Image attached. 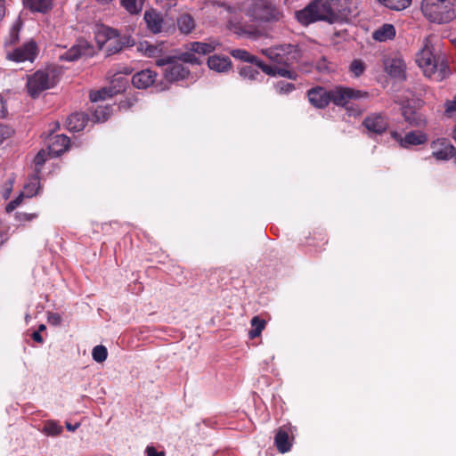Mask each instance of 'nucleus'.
<instances>
[{
    "label": "nucleus",
    "mask_w": 456,
    "mask_h": 456,
    "mask_svg": "<svg viewBox=\"0 0 456 456\" xmlns=\"http://www.w3.org/2000/svg\"><path fill=\"white\" fill-rule=\"evenodd\" d=\"M11 190H12V189H11V187H10V188L8 189V191H6V193H5V195H4V198H8V197H9V194H10V192H11Z\"/></svg>",
    "instance_id": "nucleus-60"
},
{
    "label": "nucleus",
    "mask_w": 456,
    "mask_h": 456,
    "mask_svg": "<svg viewBox=\"0 0 456 456\" xmlns=\"http://www.w3.org/2000/svg\"><path fill=\"white\" fill-rule=\"evenodd\" d=\"M104 35L106 37V43L110 41H116L118 39H122L123 36H120L119 32L116 28H106L104 29Z\"/></svg>",
    "instance_id": "nucleus-45"
},
{
    "label": "nucleus",
    "mask_w": 456,
    "mask_h": 456,
    "mask_svg": "<svg viewBox=\"0 0 456 456\" xmlns=\"http://www.w3.org/2000/svg\"><path fill=\"white\" fill-rule=\"evenodd\" d=\"M177 28L183 35L191 34L196 28L194 17L188 12L180 13L175 20Z\"/></svg>",
    "instance_id": "nucleus-22"
},
{
    "label": "nucleus",
    "mask_w": 456,
    "mask_h": 456,
    "mask_svg": "<svg viewBox=\"0 0 456 456\" xmlns=\"http://www.w3.org/2000/svg\"><path fill=\"white\" fill-rule=\"evenodd\" d=\"M40 189V182L37 176H33L29 182L24 186V192L27 198H31L38 192Z\"/></svg>",
    "instance_id": "nucleus-36"
},
{
    "label": "nucleus",
    "mask_w": 456,
    "mask_h": 456,
    "mask_svg": "<svg viewBox=\"0 0 456 456\" xmlns=\"http://www.w3.org/2000/svg\"><path fill=\"white\" fill-rule=\"evenodd\" d=\"M57 83V72L53 69H41L28 78L27 88L32 97H37L46 89L52 88Z\"/></svg>",
    "instance_id": "nucleus-6"
},
{
    "label": "nucleus",
    "mask_w": 456,
    "mask_h": 456,
    "mask_svg": "<svg viewBox=\"0 0 456 456\" xmlns=\"http://www.w3.org/2000/svg\"><path fill=\"white\" fill-rule=\"evenodd\" d=\"M258 67L267 75H272V76L277 75V76H280L282 77H287V78L293 79V80H295L297 77V72L294 71L293 69H289L288 68L289 66H285V67L270 66V65L264 63V61H259Z\"/></svg>",
    "instance_id": "nucleus-19"
},
{
    "label": "nucleus",
    "mask_w": 456,
    "mask_h": 456,
    "mask_svg": "<svg viewBox=\"0 0 456 456\" xmlns=\"http://www.w3.org/2000/svg\"><path fill=\"white\" fill-rule=\"evenodd\" d=\"M25 196H26L25 192H20V195L16 199L10 201L7 204V206L5 207L6 212H8V213L12 212L17 207H19L21 204Z\"/></svg>",
    "instance_id": "nucleus-46"
},
{
    "label": "nucleus",
    "mask_w": 456,
    "mask_h": 456,
    "mask_svg": "<svg viewBox=\"0 0 456 456\" xmlns=\"http://www.w3.org/2000/svg\"><path fill=\"white\" fill-rule=\"evenodd\" d=\"M110 115L109 109L107 107L99 106L93 113V118L95 121L101 122L108 118Z\"/></svg>",
    "instance_id": "nucleus-43"
},
{
    "label": "nucleus",
    "mask_w": 456,
    "mask_h": 456,
    "mask_svg": "<svg viewBox=\"0 0 456 456\" xmlns=\"http://www.w3.org/2000/svg\"><path fill=\"white\" fill-rule=\"evenodd\" d=\"M402 114L404 120L411 126L423 128L428 124L426 117L422 113L413 110L411 107H403Z\"/></svg>",
    "instance_id": "nucleus-18"
},
{
    "label": "nucleus",
    "mask_w": 456,
    "mask_h": 456,
    "mask_svg": "<svg viewBox=\"0 0 456 456\" xmlns=\"http://www.w3.org/2000/svg\"><path fill=\"white\" fill-rule=\"evenodd\" d=\"M156 65L167 66L164 71V77L167 81L174 82L183 80L189 76V70L183 63L177 61L176 57L166 56L156 60Z\"/></svg>",
    "instance_id": "nucleus-7"
},
{
    "label": "nucleus",
    "mask_w": 456,
    "mask_h": 456,
    "mask_svg": "<svg viewBox=\"0 0 456 456\" xmlns=\"http://www.w3.org/2000/svg\"><path fill=\"white\" fill-rule=\"evenodd\" d=\"M46 152L45 151H40L35 157L34 162L37 167L42 166L46 161Z\"/></svg>",
    "instance_id": "nucleus-49"
},
{
    "label": "nucleus",
    "mask_w": 456,
    "mask_h": 456,
    "mask_svg": "<svg viewBox=\"0 0 456 456\" xmlns=\"http://www.w3.org/2000/svg\"><path fill=\"white\" fill-rule=\"evenodd\" d=\"M196 53L191 52L188 50V52L182 53L177 59V61H181L185 63H191V64H200V59L195 56Z\"/></svg>",
    "instance_id": "nucleus-41"
},
{
    "label": "nucleus",
    "mask_w": 456,
    "mask_h": 456,
    "mask_svg": "<svg viewBox=\"0 0 456 456\" xmlns=\"http://www.w3.org/2000/svg\"><path fill=\"white\" fill-rule=\"evenodd\" d=\"M45 330V326L44 324H41V325L39 326V329H38V330H37V331H41V330Z\"/></svg>",
    "instance_id": "nucleus-61"
},
{
    "label": "nucleus",
    "mask_w": 456,
    "mask_h": 456,
    "mask_svg": "<svg viewBox=\"0 0 456 456\" xmlns=\"http://www.w3.org/2000/svg\"><path fill=\"white\" fill-rule=\"evenodd\" d=\"M32 338L36 342L40 343V344H42L44 342V339H43L42 336L40 335L39 331H34L32 333Z\"/></svg>",
    "instance_id": "nucleus-55"
},
{
    "label": "nucleus",
    "mask_w": 456,
    "mask_h": 456,
    "mask_svg": "<svg viewBox=\"0 0 456 456\" xmlns=\"http://www.w3.org/2000/svg\"><path fill=\"white\" fill-rule=\"evenodd\" d=\"M129 69H125V71H112L110 70L108 76L110 79V86H111V92L114 94H119L126 90L128 80L126 75L130 74Z\"/></svg>",
    "instance_id": "nucleus-15"
},
{
    "label": "nucleus",
    "mask_w": 456,
    "mask_h": 456,
    "mask_svg": "<svg viewBox=\"0 0 456 456\" xmlns=\"http://www.w3.org/2000/svg\"><path fill=\"white\" fill-rule=\"evenodd\" d=\"M274 444L281 453L290 451L292 444L287 428H280L277 430L274 437Z\"/></svg>",
    "instance_id": "nucleus-23"
},
{
    "label": "nucleus",
    "mask_w": 456,
    "mask_h": 456,
    "mask_svg": "<svg viewBox=\"0 0 456 456\" xmlns=\"http://www.w3.org/2000/svg\"><path fill=\"white\" fill-rule=\"evenodd\" d=\"M384 6L396 11H401L407 8L411 0H378Z\"/></svg>",
    "instance_id": "nucleus-35"
},
{
    "label": "nucleus",
    "mask_w": 456,
    "mask_h": 456,
    "mask_svg": "<svg viewBox=\"0 0 456 456\" xmlns=\"http://www.w3.org/2000/svg\"><path fill=\"white\" fill-rule=\"evenodd\" d=\"M48 322L53 325H60L61 322V316L57 313H49Z\"/></svg>",
    "instance_id": "nucleus-50"
},
{
    "label": "nucleus",
    "mask_w": 456,
    "mask_h": 456,
    "mask_svg": "<svg viewBox=\"0 0 456 456\" xmlns=\"http://www.w3.org/2000/svg\"><path fill=\"white\" fill-rule=\"evenodd\" d=\"M94 47L85 39L77 40L69 50L61 53L59 58L61 61H74L82 56H92Z\"/></svg>",
    "instance_id": "nucleus-10"
},
{
    "label": "nucleus",
    "mask_w": 456,
    "mask_h": 456,
    "mask_svg": "<svg viewBox=\"0 0 456 456\" xmlns=\"http://www.w3.org/2000/svg\"><path fill=\"white\" fill-rule=\"evenodd\" d=\"M208 66L216 72H225L231 69L232 62L227 56L215 54L208 58Z\"/></svg>",
    "instance_id": "nucleus-25"
},
{
    "label": "nucleus",
    "mask_w": 456,
    "mask_h": 456,
    "mask_svg": "<svg viewBox=\"0 0 456 456\" xmlns=\"http://www.w3.org/2000/svg\"><path fill=\"white\" fill-rule=\"evenodd\" d=\"M365 70V65L361 60H354L350 64V71L354 74L355 77L361 76Z\"/></svg>",
    "instance_id": "nucleus-44"
},
{
    "label": "nucleus",
    "mask_w": 456,
    "mask_h": 456,
    "mask_svg": "<svg viewBox=\"0 0 456 456\" xmlns=\"http://www.w3.org/2000/svg\"><path fill=\"white\" fill-rule=\"evenodd\" d=\"M421 12L430 22L446 24L456 19V0H422Z\"/></svg>",
    "instance_id": "nucleus-2"
},
{
    "label": "nucleus",
    "mask_w": 456,
    "mask_h": 456,
    "mask_svg": "<svg viewBox=\"0 0 456 456\" xmlns=\"http://www.w3.org/2000/svg\"><path fill=\"white\" fill-rule=\"evenodd\" d=\"M240 76L245 80L253 81L257 80L258 77H263L261 73L253 68L252 66H243L240 69L239 71Z\"/></svg>",
    "instance_id": "nucleus-34"
},
{
    "label": "nucleus",
    "mask_w": 456,
    "mask_h": 456,
    "mask_svg": "<svg viewBox=\"0 0 456 456\" xmlns=\"http://www.w3.org/2000/svg\"><path fill=\"white\" fill-rule=\"evenodd\" d=\"M69 142V138L64 134L54 135L51 139V142L48 147V154L53 157H57L61 155V153L68 150Z\"/></svg>",
    "instance_id": "nucleus-21"
},
{
    "label": "nucleus",
    "mask_w": 456,
    "mask_h": 456,
    "mask_svg": "<svg viewBox=\"0 0 456 456\" xmlns=\"http://www.w3.org/2000/svg\"><path fill=\"white\" fill-rule=\"evenodd\" d=\"M130 37L123 36L122 39L116 41H110L106 43V52L108 55H112L119 53L125 46H129L134 44Z\"/></svg>",
    "instance_id": "nucleus-30"
},
{
    "label": "nucleus",
    "mask_w": 456,
    "mask_h": 456,
    "mask_svg": "<svg viewBox=\"0 0 456 456\" xmlns=\"http://www.w3.org/2000/svg\"><path fill=\"white\" fill-rule=\"evenodd\" d=\"M231 54L238 59L248 63H255L258 67L259 61H261L257 57L251 55L248 52L242 49H234L231 51Z\"/></svg>",
    "instance_id": "nucleus-33"
},
{
    "label": "nucleus",
    "mask_w": 456,
    "mask_h": 456,
    "mask_svg": "<svg viewBox=\"0 0 456 456\" xmlns=\"http://www.w3.org/2000/svg\"><path fill=\"white\" fill-rule=\"evenodd\" d=\"M20 24L16 22L10 30V44H15L19 40Z\"/></svg>",
    "instance_id": "nucleus-48"
},
{
    "label": "nucleus",
    "mask_w": 456,
    "mask_h": 456,
    "mask_svg": "<svg viewBox=\"0 0 456 456\" xmlns=\"http://www.w3.org/2000/svg\"><path fill=\"white\" fill-rule=\"evenodd\" d=\"M17 216L20 220L31 221L36 217L35 214L17 213Z\"/></svg>",
    "instance_id": "nucleus-53"
},
{
    "label": "nucleus",
    "mask_w": 456,
    "mask_h": 456,
    "mask_svg": "<svg viewBox=\"0 0 456 456\" xmlns=\"http://www.w3.org/2000/svg\"><path fill=\"white\" fill-rule=\"evenodd\" d=\"M307 97L310 103L318 109H324L330 102V90L322 86H315L308 90Z\"/></svg>",
    "instance_id": "nucleus-13"
},
{
    "label": "nucleus",
    "mask_w": 456,
    "mask_h": 456,
    "mask_svg": "<svg viewBox=\"0 0 456 456\" xmlns=\"http://www.w3.org/2000/svg\"><path fill=\"white\" fill-rule=\"evenodd\" d=\"M116 94H114L111 92V86H109L108 88H102L96 92H92L90 94V99L92 102H98V101L105 100V99L110 98Z\"/></svg>",
    "instance_id": "nucleus-37"
},
{
    "label": "nucleus",
    "mask_w": 456,
    "mask_h": 456,
    "mask_svg": "<svg viewBox=\"0 0 456 456\" xmlns=\"http://www.w3.org/2000/svg\"><path fill=\"white\" fill-rule=\"evenodd\" d=\"M275 90L278 94H289L295 90V85L292 83L279 81L275 84Z\"/></svg>",
    "instance_id": "nucleus-42"
},
{
    "label": "nucleus",
    "mask_w": 456,
    "mask_h": 456,
    "mask_svg": "<svg viewBox=\"0 0 456 456\" xmlns=\"http://www.w3.org/2000/svg\"><path fill=\"white\" fill-rule=\"evenodd\" d=\"M386 71L394 77H403L405 63L399 57H387L384 61Z\"/></svg>",
    "instance_id": "nucleus-20"
},
{
    "label": "nucleus",
    "mask_w": 456,
    "mask_h": 456,
    "mask_svg": "<svg viewBox=\"0 0 456 456\" xmlns=\"http://www.w3.org/2000/svg\"><path fill=\"white\" fill-rule=\"evenodd\" d=\"M362 125L369 132L376 134H384L389 126L387 118L381 113L368 115L364 118Z\"/></svg>",
    "instance_id": "nucleus-12"
},
{
    "label": "nucleus",
    "mask_w": 456,
    "mask_h": 456,
    "mask_svg": "<svg viewBox=\"0 0 456 456\" xmlns=\"http://www.w3.org/2000/svg\"><path fill=\"white\" fill-rule=\"evenodd\" d=\"M229 28L239 36L251 35V33L240 23L231 22L229 25Z\"/></svg>",
    "instance_id": "nucleus-47"
},
{
    "label": "nucleus",
    "mask_w": 456,
    "mask_h": 456,
    "mask_svg": "<svg viewBox=\"0 0 456 456\" xmlns=\"http://www.w3.org/2000/svg\"><path fill=\"white\" fill-rule=\"evenodd\" d=\"M79 423H76L75 425H72L70 423H66V428L69 431H75L78 427H79Z\"/></svg>",
    "instance_id": "nucleus-58"
},
{
    "label": "nucleus",
    "mask_w": 456,
    "mask_h": 456,
    "mask_svg": "<svg viewBox=\"0 0 456 456\" xmlns=\"http://www.w3.org/2000/svg\"><path fill=\"white\" fill-rule=\"evenodd\" d=\"M416 61L424 75L435 81H442L451 74L445 56L441 53H435L428 43L417 53Z\"/></svg>",
    "instance_id": "nucleus-1"
},
{
    "label": "nucleus",
    "mask_w": 456,
    "mask_h": 456,
    "mask_svg": "<svg viewBox=\"0 0 456 456\" xmlns=\"http://www.w3.org/2000/svg\"><path fill=\"white\" fill-rule=\"evenodd\" d=\"M87 117L84 113L71 114L67 119V128L72 132H78L83 130L87 123Z\"/></svg>",
    "instance_id": "nucleus-28"
},
{
    "label": "nucleus",
    "mask_w": 456,
    "mask_h": 456,
    "mask_svg": "<svg viewBox=\"0 0 456 456\" xmlns=\"http://www.w3.org/2000/svg\"><path fill=\"white\" fill-rule=\"evenodd\" d=\"M263 53L273 62L290 66L297 62L300 51L296 45H281L263 50Z\"/></svg>",
    "instance_id": "nucleus-5"
},
{
    "label": "nucleus",
    "mask_w": 456,
    "mask_h": 456,
    "mask_svg": "<svg viewBox=\"0 0 456 456\" xmlns=\"http://www.w3.org/2000/svg\"><path fill=\"white\" fill-rule=\"evenodd\" d=\"M146 0H120V5L130 15L139 14L144 6Z\"/></svg>",
    "instance_id": "nucleus-31"
},
{
    "label": "nucleus",
    "mask_w": 456,
    "mask_h": 456,
    "mask_svg": "<svg viewBox=\"0 0 456 456\" xmlns=\"http://www.w3.org/2000/svg\"><path fill=\"white\" fill-rule=\"evenodd\" d=\"M38 53V48L35 41L31 40L12 52H8L6 59L15 62L34 61Z\"/></svg>",
    "instance_id": "nucleus-9"
},
{
    "label": "nucleus",
    "mask_w": 456,
    "mask_h": 456,
    "mask_svg": "<svg viewBox=\"0 0 456 456\" xmlns=\"http://www.w3.org/2000/svg\"><path fill=\"white\" fill-rule=\"evenodd\" d=\"M337 22L347 21L353 14V3L351 0H330Z\"/></svg>",
    "instance_id": "nucleus-14"
},
{
    "label": "nucleus",
    "mask_w": 456,
    "mask_h": 456,
    "mask_svg": "<svg viewBox=\"0 0 456 456\" xmlns=\"http://www.w3.org/2000/svg\"><path fill=\"white\" fill-rule=\"evenodd\" d=\"M26 9L33 12L45 13L53 7V0H22Z\"/></svg>",
    "instance_id": "nucleus-26"
},
{
    "label": "nucleus",
    "mask_w": 456,
    "mask_h": 456,
    "mask_svg": "<svg viewBox=\"0 0 456 456\" xmlns=\"http://www.w3.org/2000/svg\"><path fill=\"white\" fill-rule=\"evenodd\" d=\"M158 3L163 4L167 8L176 5V0H156Z\"/></svg>",
    "instance_id": "nucleus-54"
},
{
    "label": "nucleus",
    "mask_w": 456,
    "mask_h": 456,
    "mask_svg": "<svg viewBox=\"0 0 456 456\" xmlns=\"http://www.w3.org/2000/svg\"><path fill=\"white\" fill-rule=\"evenodd\" d=\"M296 16L297 20L304 25H308L317 20H323L329 23L337 22L330 0H314L303 10L297 12Z\"/></svg>",
    "instance_id": "nucleus-3"
},
{
    "label": "nucleus",
    "mask_w": 456,
    "mask_h": 456,
    "mask_svg": "<svg viewBox=\"0 0 456 456\" xmlns=\"http://www.w3.org/2000/svg\"><path fill=\"white\" fill-rule=\"evenodd\" d=\"M428 142V135L423 132L411 131L407 133L402 140V147L417 146Z\"/></svg>",
    "instance_id": "nucleus-27"
},
{
    "label": "nucleus",
    "mask_w": 456,
    "mask_h": 456,
    "mask_svg": "<svg viewBox=\"0 0 456 456\" xmlns=\"http://www.w3.org/2000/svg\"><path fill=\"white\" fill-rule=\"evenodd\" d=\"M395 36V28L392 24L388 23L382 25L372 34L373 39L379 42H385L387 40L393 39Z\"/></svg>",
    "instance_id": "nucleus-29"
},
{
    "label": "nucleus",
    "mask_w": 456,
    "mask_h": 456,
    "mask_svg": "<svg viewBox=\"0 0 456 456\" xmlns=\"http://www.w3.org/2000/svg\"><path fill=\"white\" fill-rule=\"evenodd\" d=\"M444 115L447 118H452L456 115V94L452 99L444 102Z\"/></svg>",
    "instance_id": "nucleus-40"
},
{
    "label": "nucleus",
    "mask_w": 456,
    "mask_h": 456,
    "mask_svg": "<svg viewBox=\"0 0 456 456\" xmlns=\"http://www.w3.org/2000/svg\"><path fill=\"white\" fill-rule=\"evenodd\" d=\"M157 73L151 69H143L135 73L132 77V84L139 89H146L154 85Z\"/></svg>",
    "instance_id": "nucleus-16"
},
{
    "label": "nucleus",
    "mask_w": 456,
    "mask_h": 456,
    "mask_svg": "<svg viewBox=\"0 0 456 456\" xmlns=\"http://www.w3.org/2000/svg\"><path fill=\"white\" fill-rule=\"evenodd\" d=\"M330 102H333L337 106L344 107L352 99L367 97L368 93L338 86L330 90Z\"/></svg>",
    "instance_id": "nucleus-8"
},
{
    "label": "nucleus",
    "mask_w": 456,
    "mask_h": 456,
    "mask_svg": "<svg viewBox=\"0 0 456 456\" xmlns=\"http://www.w3.org/2000/svg\"><path fill=\"white\" fill-rule=\"evenodd\" d=\"M250 324L251 330L248 331V337L250 338H256L259 337L265 330L266 322L259 316H254L250 321Z\"/></svg>",
    "instance_id": "nucleus-32"
},
{
    "label": "nucleus",
    "mask_w": 456,
    "mask_h": 456,
    "mask_svg": "<svg viewBox=\"0 0 456 456\" xmlns=\"http://www.w3.org/2000/svg\"><path fill=\"white\" fill-rule=\"evenodd\" d=\"M143 20L151 33L159 34L162 31L164 19L160 12L154 9L148 10L144 12Z\"/></svg>",
    "instance_id": "nucleus-17"
},
{
    "label": "nucleus",
    "mask_w": 456,
    "mask_h": 456,
    "mask_svg": "<svg viewBox=\"0 0 456 456\" xmlns=\"http://www.w3.org/2000/svg\"><path fill=\"white\" fill-rule=\"evenodd\" d=\"M5 14L4 0H0V20L4 18Z\"/></svg>",
    "instance_id": "nucleus-57"
},
{
    "label": "nucleus",
    "mask_w": 456,
    "mask_h": 456,
    "mask_svg": "<svg viewBox=\"0 0 456 456\" xmlns=\"http://www.w3.org/2000/svg\"><path fill=\"white\" fill-rule=\"evenodd\" d=\"M93 359L97 362H102L107 359L108 351L104 346L99 345L94 347L92 352Z\"/></svg>",
    "instance_id": "nucleus-38"
},
{
    "label": "nucleus",
    "mask_w": 456,
    "mask_h": 456,
    "mask_svg": "<svg viewBox=\"0 0 456 456\" xmlns=\"http://www.w3.org/2000/svg\"><path fill=\"white\" fill-rule=\"evenodd\" d=\"M219 45V42L216 40H209L208 42L195 41L189 43L187 49L191 52L205 55L214 52Z\"/></svg>",
    "instance_id": "nucleus-24"
},
{
    "label": "nucleus",
    "mask_w": 456,
    "mask_h": 456,
    "mask_svg": "<svg viewBox=\"0 0 456 456\" xmlns=\"http://www.w3.org/2000/svg\"><path fill=\"white\" fill-rule=\"evenodd\" d=\"M247 14L253 20L260 22H276L283 17L275 0H253Z\"/></svg>",
    "instance_id": "nucleus-4"
},
{
    "label": "nucleus",
    "mask_w": 456,
    "mask_h": 456,
    "mask_svg": "<svg viewBox=\"0 0 456 456\" xmlns=\"http://www.w3.org/2000/svg\"><path fill=\"white\" fill-rule=\"evenodd\" d=\"M432 156L437 160H449L456 155V148L446 138H438L431 142Z\"/></svg>",
    "instance_id": "nucleus-11"
},
{
    "label": "nucleus",
    "mask_w": 456,
    "mask_h": 456,
    "mask_svg": "<svg viewBox=\"0 0 456 456\" xmlns=\"http://www.w3.org/2000/svg\"><path fill=\"white\" fill-rule=\"evenodd\" d=\"M147 456H165L164 452H157L156 449L152 446H148L146 448Z\"/></svg>",
    "instance_id": "nucleus-52"
},
{
    "label": "nucleus",
    "mask_w": 456,
    "mask_h": 456,
    "mask_svg": "<svg viewBox=\"0 0 456 456\" xmlns=\"http://www.w3.org/2000/svg\"><path fill=\"white\" fill-rule=\"evenodd\" d=\"M452 137L454 140V142H456V126L452 129Z\"/></svg>",
    "instance_id": "nucleus-59"
},
{
    "label": "nucleus",
    "mask_w": 456,
    "mask_h": 456,
    "mask_svg": "<svg viewBox=\"0 0 456 456\" xmlns=\"http://www.w3.org/2000/svg\"><path fill=\"white\" fill-rule=\"evenodd\" d=\"M391 136L396 141L399 142L400 146L402 147V140L403 139V137L401 136L400 134H398L397 132L394 131L391 133Z\"/></svg>",
    "instance_id": "nucleus-56"
},
{
    "label": "nucleus",
    "mask_w": 456,
    "mask_h": 456,
    "mask_svg": "<svg viewBox=\"0 0 456 456\" xmlns=\"http://www.w3.org/2000/svg\"><path fill=\"white\" fill-rule=\"evenodd\" d=\"M10 134V129L7 126L0 124V144L4 142V139L9 137Z\"/></svg>",
    "instance_id": "nucleus-51"
},
{
    "label": "nucleus",
    "mask_w": 456,
    "mask_h": 456,
    "mask_svg": "<svg viewBox=\"0 0 456 456\" xmlns=\"http://www.w3.org/2000/svg\"><path fill=\"white\" fill-rule=\"evenodd\" d=\"M44 432L48 436H58L62 432V427L54 421H47L44 427Z\"/></svg>",
    "instance_id": "nucleus-39"
}]
</instances>
